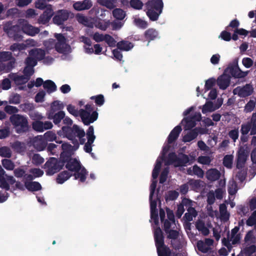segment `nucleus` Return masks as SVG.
<instances>
[{
    "label": "nucleus",
    "instance_id": "obj_9",
    "mask_svg": "<svg viewBox=\"0 0 256 256\" xmlns=\"http://www.w3.org/2000/svg\"><path fill=\"white\" fill-rule=\"evenodd\" d=\"M225 72L230 74L235 78H244L248 74V72L242 71L238 67V61L234 62L233 64L230 65L225 70Z\"/></svg>",
    "mask_w": 256,
    "mask_h": 256
},
{
    "label": "nucleus",
    "instance_id": "obj_47",
    "mask_svg": "<svg viewBox=\"0 0 256 256\" xmlns=\"http://www.w3.org/2000/svg\"><path fill=\"white\" fill-rule=\"evenodd\" d=\"M228 136L232 140L233 142H235L239 136L238 128H235L230 130L228 132Z\"/></svg>",
    "mask_w": 256,
    "mask_h": 256
},
{
    "label": "nucleus",
    "instance_id": "obj_63",
    "mask_svg": "<svg viewBox=\"0 0 256 256\" xmlns=\"http://www.w3.org/2000/svg\"><path fill=\"white\" fill-rule=\"evenodd\" d=\"M24 76L30 80V76L34 74V70L33 68L26 66L22 72Z\"/></svg>",
    "mask_w": 256,
    "mask_h": 256
},
{
    "label": "nucleus",
    "instance_id": "obj_32",
    "mask_svg": "<svg viewBox=\"0 0 256 256\" xmlns=\"http://www.w3.org/2000/svg\"><path fill=\"white\" fill-rule=\"evenodd\" d=\"M244 241L248 244H254L256 242V238L254 235V230H250L247 232Z\"/></svg>",
    "mask_w": 256,
    "mask_h": 256
},
{
    "label": "nucleus",
    "instance_id": "obj_40",
    "mask_svg": "<svg viewBox=\"0 0 256 256\" xmlns=\"http://www.w3.org/2000/svg\"><path fill=\"white\" fill-rule=\"evenodd\" d=\"M90 99L94 100L96 105L99 106H102L104 102V96L102 94L92 96L90 98Z\"/></svg>",
    "mask_w": 256,
    "mask_h": 256
},
{
    "label": "nucleus",
    "instance_id": "obj_10",
    "mask_svg": "<svg viewBox=\"0 0 256 256\" xmlns=\"http://www.w3.org/2000/svg\"><path fill=\"white\" fill-rule=\"evenodd\" d=\"M248 156V152L244 146H240L236 154V167L238 169L242 168L246 164Z\"/></svg>",
    "mask_w": 256,
    "mask_h": 256
},
{
    "label": "nucleus",
    "instance_id": "obj_26",
    "mask_svg": "<svg viewBox=\"0 0 256 256\" xmlns=\"http://www.w3.org/2000/svg\"><path fill=\"white\" fill-rule=\"evenodd\" d=\"M198 132L199 130L198 128L192 129L184 136L183 141L185 142H191L196 138Z\"/></svg>",
    "mask_w": 256,
    "mask_h": 256
},
{
    "label": "nucleus",
    "instance_id": "obj_56",
    "mask_svg": "<svg viewBox=\"0 0 256 256\" xmlns=\"http://www.w3.org/2000/svg\"><path fill=\"white\" fill-rule=\"evenodd\" d=\"M134 24L139 28L145 29L148 27V22L140 18H136L134 20Z\"/></svg>",
    "mask_w": 256,
    "mask_h": 256
},
{
    "label": "nucleus",
    "instance_id": "obj_37",
    "mask_svg": "<svg viewBox=\"0 0 256 256\" xmlns=\"http://www.w3.org/2000/svg\"><path fill=\"white\" fill-rule=\"evenodd\" d=\"M112 14L116 19L122 20L126 16V12L122 9L116 8L112 11Z\"/></svg>",
    "mask_w": 256,
    "mask_h": 256
},
{
    "label": "nucleus",
    "instance_id": "obj_29",
    "mask_svg": "<svg viewBox=\"0 0 256 256\" xmlns=\"http://www.w3.org/2000/svg\"><path fill=\"white\" fill-rule=\"evenodd\" d=\"M116 46L120 50L128 51L133 48L134 45L131 42L122 40L117 43Z\"/></svg>",
    "mask_w": 256,
    "mask_h": 256
},
{
    "label": "nucleus",
    "instance_id": "obj_8",
    "mask_svg": "<svg viewBox=\"0 0 256 256\" xmlns=\"http://www.w3.org/2000/svg\"><path fill=\"white\" fill-rule=\"evenodd\" d=\"M62 160L64 166L65 165L66 168L72 172L80 171L82 166L79 160L76 158H72V156H66L65 158H62Z\"/></svg>",
    "mask_w": 256,
    "mask_h": 256
},
{
    "label": "nucleus",
    "instance_id": "obj_2",
    "mask_svg": "<svg viewBox=\"0 0 256 256\" xmlns=\"http://www.w3.org/2000/svg\"><path fill=\"white\" fill-rule=\"evenodd\" d=\"M62 130L66 137L72 141L75 150H77L79 148V142L76 137L77 136L84 137L86 135L84 130L80 129L76 124H74L72 127L64 126L62 127Z\"/></svg>",
    "mask_w": 256,
    "mask_h": 256
},
{
    "label": "nucleus",
    "instance_id": "obj_7",
    "mask_svg": "<svg viewBox=\"0 0 256 256\" xmlns=\"http://www.w3.org/2000/svg\"><path fill=\"white\" fill-rule=\"evenodd\" d=\"M10 120L16 128L18 133L25 132L28 130V123L26 116L20 114H14L10 116Z\"/></svg>",
    "mask_w": 256,
    "mask_h": 256
},
{
    "label": "nucleus",
    "instance_id": "obj_59",
    "mask_svg": "<svg viewBox=\"0 0 256 256\" xmlns=\"http://www.w3.org/2000/svg\"><path fill=\"white\" fill-rule=\"evenodd\" d=\"M197 247L198 250L203 253L208 252L210 249V248H208L202 240L198 242Z\"/></svg>",
    "mask_w": 256,
    "mask_h": 256
},
{
    "label": "nucleus",
    "instance_id": "obj_19",
    "mask_svg": "<svg viewBox=\"0 0 256 256\" xmlns=\"http://www.w3.org/2000/svg\"><path fill=\"white\" fill-rule=\"evenodd\" d=\"M29 55L32 56L37 61H40L44 59L46 52L41 48H34L29 52Z\"/></svg>",
    "mask_w": 256,
    "mask_h": 256
},
{
    "label": "nucleus",
    "instance_id": "obj_50",
    "mask_svg": "<svg viewBox=\"0 0 256 256\" xmlns=\"http://www.w3.org/2000/svg\"><path fill=\"white\" fill-rule=\"evenodd\" d=\"M64 106L62 103L60 102V101H54L51 105V110L52 112H56L57 110H61L64 108Z\"/></svg>",
    "mask_w": 256,
    "mask_h": 256
},
{
    "label": "nucleus",
    "instance_id": "obj_39",
    "mask_svg": "<svg viewBox=\"0 0 256 256\" xmlns=\"http://www.w3.org/2000/svg\"><path fill=\"white\" fill-rule=\"evenodd\" d=\"M0 156L3 158H10L12 156V151L8 146H2L0 148Z\"/></svg>",
    "mask_w": 256,
    "mask_h": 256
},
{
    "label": "nucleus",
    "instance_id": "obj_21",
    "mask_svg": "<svg viewBox=\"0 0 256 256\" xmlns=\"http://www.w3.org/2000/svg\"><path fill=\"white\" fill-rule=\"evenodd\" d=\"M53 14L54 12L52 10L51 8H47L40 16L38 19L39 22L42 24H46L50 21Z\"/></svg>",
    "mask_w": 256,
    "mask_h": 256
},
{
    "label": "nucleus",
    "instance_id": "obj_44",
    "mask_svg": "<svg viewBox=\"0 0 256 256\" xmlns=\"http://www.w3.org/2000/svg\"><path fill=\"white\" fill-rule=\"evenodd\" d=\"M178 156H176L175 152H172L168 154L167 163L168 164H174L176 166V164L177 163Z\"/></svg>",
    "mask_w": 256,
    "mask_h": 256
},
{
    "label": "nucleus",
    "instance_id": "obj_18",
    "mask_svg": "<svg viewBox=\"0 0 256 256\" xmlns=\"http://www.w3.org/2000/svg\"><path fill=\"white\" fill-rule=\"evenodd\" d=\"M144 37L148 42L159 38V34L157 30L154 28H150L144 32Z\"/></svg>",
    "mask_w": 256,
    "mask_h": 256
},
{
    "label": "nucleus",
    "instance_id": "obj_27",
    "mask_svg": "<svg viewBox=\"0 0 256 256\" xmlns=\"http://www.w3.org/2000/svg\"><path fill=\"white\" fill-rule=\"evenodd\" d=\"M72 176V174L67 170H64L60 172L56 178L57 183L62 184Z\"/></svg>",
    "mask_w": 256,
    "mask_h": 256
},
{
    "label": "nucleus",
    "instance_id": "obj_23",
    "mask_svg": "<svg viewBox=\"0 0 256 256\" xmlns=\"http://www.w3.org/2000/svg\"><path fill=\"white\" fill-rule=\"evenodd\" d=\"M254 88L250 84H246V86L240 88L238 95L241 97H246L250 96L253 92Z\"/></svg>",
    "mask_w": 256,
    "mask_h": 256
},
{
    "label": "nucleus",
    "instance_id": "obj_35",
    "mask_svg": "<svg viewBox=\"0 0 256 256\" xmlns=\"http://www.w3.org/2000/svg\"><path fill=\"white\" fill-rule=\"evenodd\" d=\"M222 105V104H220L217 108H214V104L212 102L210 101L206 102L204 106L202 108V112L203 114H206L208 112H212L215 110L216 108H218Z\"/></svg>",
    "mask_w": 256,
    "mask_h": 256
},
{
    "label": "nucleus",
    "instance_id": "obj_12",
    "mask_svg": "<svg viewBox=\"0 0 256 256\" xmlns=\"http://www.w3.org/2000/svg\"><path fill=\"white\" fill-rule=\"evenodd\" d=\"M231 76L224 71L217 80V84L221 90H226L230 84Z\"/></svg>",
    "mask_w": 256,
    "mask_h": 256
},
{
    "label": "nucleus",
    "instance_id": "obj_31",
    "mask_svg": "<svg viewBox=\"0 0 256 256\" xmlns=\"http://www.w3.org/2000/svg\"><path fill=\"white\" fill-rule=\"evenodd\" d=\"M44 138L46 141L52 142L54 140L58 144L62 143V141L58 140L59 138H58L56 134L52 131L50 130L46 132L44 134Z\"/></svg>",
    "mask_w": 256,
    "mask_h": 256
},
{
    "label": "nucleus",
    "instance_id": "obj_1",
    "mask_svg": "<svg viewBox=\"0 0 256 256\" xmlns=\"http://www.w3.org/2000/svg\"><path fill=\"white\" fill-rule=\"evenodd\" d=\"M146 15L152 21L157 20L162 13L164 3L162 0H149L146 3Z\"/></svg>",
    "mask_w": 256,
    "mask_h": 256
},
{
    "label": "nucleus",
    "instance_id": "obj_13",
    "mask_svg": "<svg viewBox=\"0 0 256 256\" xmlns=\"http://www.w3.org/2000/svg\"><path fill=\"white\" fill-rule=\"evenodd\" d=\"M55 112H52V110H50L48 114V118L50 120H53L54 124H58L64 118L65 113L62 110H60L56 113H55Z\"/></svg>",
    "mask_w": 256,
    "mask_h": 256
},
{
    "label": "nucleus",
    "instance_id": "obj_55",
    "mask_svg": "<svg viewBox=\"0 0 256 256\" xmlns=\"http://www.w3.org/2000/svg\"><path fill=\"white\" fill-rule=\"evenodd\" d=\"M47 145V143L44 140H39L34 142V146L38 151H42L44 150Z\"/></svg>",
    "mask_w": 256,
    "mask_h": 256
},
{
    "label": "nucleus",
    "instance_id": "obj_24",
    "mask_svg": "<svg viewBox=\"0 0 256 256\" xmlns=\"http://www.w3.org/2000/svg\"><path fill=\"white\" fill-rule=\"evenodd\" d=\"M24 186L30 192H35L41 190V184L38 182H24Z\"/></svg>",
    "mask_w": 256,
    "mask_h": 256
},
{
    "label": "nucleus",
    "instance_id": "obj_45",
    "mask_svg": "<svg viewBox=\"0 0 256 256\" xmlns=\"http://www.w3.org/2000/svg\"><path fill=\"white\" fill-rule=\"evenodd\" d=\"M130 4L132 8L135 10H142L144 4L140 0H130Z\"/></svg>",
    "mask_w": 256,
    "mask_h": 256
},
{
    "label": "nucleus",
    "instance_id": "obj_53",
    "mask_svg": "<svg viewBox=\"0 0 256 256\" xmlns=\"http://www.w3.org/2000/svg\"><path fill=\"white\" fill-rule=\"evenodd\" d=\"M86 137L88 141L94 142L96 136L94 134V128L93 126H90L86 131Z\"/></svg>",
    "mask_w": 256,
    "mask_h": 256
},
{
    "label": "nucleus",
    "instance_id": "obj_28",
    "mask_svg": "<svg viewBox=\"0 0 256 256\" xmlns=\"http://www.w3.org/2000/svg\"><path fill=\"white\" fill-rule=\"evenodd\" d=\"M191 202L190 200L188 198H184L182 200V204L178 206L177 210L176 213V216L178 218H181L182 214L184 212V205L186 206Z\"/></svg>",
    "mask_w": 256,
    "mask_h": 256
},
{
    "label": "nucleus",
    "instance_id": "obj_64",
    "mask_svg": "<svg viewBox=\"0 0 256 256\" xmlns=\"http://www.w3.org/2000/svg\"><path fill=\"white\" fill-rule=\"evenodd\" d=\"M169 172L168 168H164L162 172L160 177V183L164 184L167 180Z\"/></svg>",
    "mask_w": 256,
    "mask_h": 256
},
{
    "label": "nucleus",
    "instance_id": "obj_49",
    "mask_svg": "<svg viewBox=\"0 0 256 256\" xmlns=\"http://www.w3.org/2000/svg\"><path fill=\"white\" fill-rule=\"evenodd\" d=\"M183 120H184L186 123V126L188 129H191L194 127L196 124V122L194 118L191 116H187L184 118Z\"/></svg>",
    "mask_w": 256,
    "mask_h": 256
},
{
    "label": "nucleus",
    "instance_id": "obj_17",
    "mask_svg": "<svg viewBox=\"0 0 256 256\" xmlns=\"http://www.w3.org/2000/svg\"><path fill=\"white\" fill-rule=\"evenodd\" d=\"M62 148L63 150L60 155V157L62 158H65L66 156H71L73 153V151L76 150L74 146H72L68 142L62 144Z\"/></svg>",
    "mask_w": 256,
    "mask_h": 256
},
{
    "label": "nucleus",
    "instance_id": "obj_51",
    "mask_svg": "<svg viewBox=\"0 0 256 256\" xmlns=\"http://www.w3.org/2000/svg\"><path fill=\"white\" fill-rule=\"evenodd\" d=\"M98 2L102 6H104L109 9H112L114 4L112 0H98Z\"/></svg>",
    "mask_w": 256,
    "mask_h": 256
},
{
    "label": "nucleus",
    "instance_id": "obj_20",
    "mask_svg": "<svg viewBox=\"0 0 256 256\" xmlns=\"http://www.w3.org/2000/svg\"><path fill=\"white\" fill-rule=\"evenodd\" d=\"M8 78L14 81L17 85L24 84L28 80V78L24 76H19L16 73H10L8 75Z\"/></svg>",
    "mask_w": 256,
    "mask_h": 256
},
{
    "label": "nucleus",
    "instance_id": "obj_14",
    "mask_svg": "<svg viewBox=\"0 0 256 256\" xmlns=\"http://www.w3.org/2000/svg\"><path fill=\"white\" fill-rule=\"evenodd\" d=\"M182 130V128L180 126L178 125L174 127L168 137V143L172 144L174 142L178 139Z\"/></svg>",
    "mask_w": 256,
    "mask_h": 256
},
{
    "label": "nucleus",
    "instance_id": "obj_52",
    "mask_svg": "<svg viewBox=\"0 0 256 256\" xmlns=\"http://www.w3.org/2000/svg\"><path fill=\"white\" fill-rule=\"evenodd\" d=\"M165 232L168 234L166 238L168 239H178L179 237V232L177 230H170Z\"/></svg>",
    "mask_w": 256,
    "mask_h": 256
},
{
    "label": "nucleus",
    "instance_id": "obj_34",
    "mask_svg": "<svg viewBox=\"0 0 256 256\" xmlns=\"http://www.w3.org/2000/svg\"><path fill=\"white\" fill-rule=\"evenodd\" d=\"M196 227L204 236H208L210 232L209 230L205 226L204 223L202 220L196 222Z\"/></svg>",
    "mask_w": 256,
    "mask_h": 256
},
{
    "label": "nucleus",
    "instance_id": "obj_25",
    "mask_svg": "<svg viewBox=\"0 0 256 256\" xmlns=\"http://www.w3.org/2000/svg\"><path fill=\"white\" fill-rule=\"evenodd\" d=\"M220 176V171L216 168L210 169L206 172L207 178L212 182H214L218 180Z\"/></svg>",
    "mask_w": 256,
    "mask_h": 256
},
{
    "label": "nucleus",
    "instance_id": "obj_38",
    "mask_svg": "<svg viewBox=\"0 0 256 256\" xmlns=\"http://www.w3.org/2000/svg\"><path fill=\"white\" fill-rule=\"evenodd\" d=\"M246 224L249 226H254L256 230V210H254L246 221Z\"/></svg>",
    "mask_w": 256,
    "mask_h": 256
},
{
    "label": "nucleus",
    "instance_id": "obj_11",
    "mask_svg": "<svg viewBox=\"0 0 256 256\" xmlns=\"http://www.w3.org/2000/svg\"><path fill=\"white\" fill-rule=\"evenodd\" d=\"M70 12L66 10H60L56 11L53 17L52 20L54 24L58 26L63 24L68 20Z\"/></svg>",
    "mask_w": 256,
    "mask_h": 256
},
{
    "label": "nucleus",
    "instance_id": "obj_57",
    "mask_svg": "<svg viewBox=\"0 0 256 256\" xmlns=\"http://www.w3.org/2000/svg\"><path fill=\"white\" fill-rule=\"evenodd\" d=\"M216 80L214 78H211L206 81L204 85V89L206 91H208L212 88L215 85Z\"/></svg>",
    "mask_w": 256,
    "mask_h": 256
},
{
    "label": "nucleus",
    "instance_id": "obj_62",
    "mask_svg": "<svg viewBox=\"0 0 256 256\" xmlns=\"http://www.w3.org/2000/svg\"><path fill=\"white\" fill-rule=\"evenodd\" d=\"M44 45L48 50H50L54 48H55L56 40L53 38H50L44 42Z\"/></svg>",
    "mask_w": 256,
    "mask_h": 256
},
{
    "label": "nucleus",
    "instance_id": "obj_54",
    "mask_svg": "<svg viewBox=\"0 0 256 256\" xmlns=\"http://www.w3.org/2000/svg\"><path fill=\"white\" fill-rule=\"evenodd\" d=\"M55 50L60 54H63L66 52V42H56Z\"/></svg>",
    "mask_w": 256,
    "mask_h": 256
},
{
    "label": "nucleus",
    "instance_id": "obj_4",
    "mask_svg": "<svg viewBox=\"0 0 256 256\" xmlns=\"http://www.w3.org/2000/svg\"><path fill=\"white\" fill-rule=\"evenodd\" d=\"M14 183H16L15 186L16 188L22 190H24L23 184L19 181L16 182L13 176L8 175L0 166V187L6 190H9L10 184H13Z\"/></svg>",
    "mask_w": 256,
    "mask_h": 256
},
{
    "label": "nucleus",
    "instance_id": "obj_42",
    "mask_svg": "<svg viewBox=\"0 0 256 256\" xmlns=\"http://www.w3.org/2000/svg\"><path fill=\"white\" fill-rule=\"evenodd\" d=\"M250 122L252 126V130H250V135L256 134V112L252 114Z\"/></svg>",
    "mask_w": 256,
    "mask_h": 256
},
{
    "label": "nucleus",
    "instance_id": "obj_6",
    "mask_svg": "<svg viewBox=\"0 0 256 256\" xmlns=\"http://www.w3.org/2000/svg\"><path fill=\"white\" fill-rule=\"evenodd\" d=\"M64 167L62 158H50L44 164V168L47 176H52L58 172Z\"/></svg>",
    "mask_w": 256,
    "mask_h": 256
},
{
    "label": "nucleus",
    "instance_id": "obj_36",
    "mask_svg": "<svg viewBox=\"0 0 256 256\" xmlns=\"http://www.w3.org/2000/svg\"><path fill=\"white\" fill-rule=\"evenodd\" d=\"M2 164L4 168L8 170H14L15 167L14 162L10 159L4 158L2 160Z\"/></svg>",
    "mask_w": 256,
    "mask_h": 256
},
{
    "label": "nucleus",
    "instance_id": "obj_60",
    "mask_svg": "<svg viewBox=\"0 0 256 256\" xmlns=\"http://www.w3.org/2000/svg\"><path fill=\"white\" fill-rule=\"evenodd\" d=\"M104 41L110 47H114L116 46V41L114 38L108 34H106Z\"/></svg>",
    "mask_w": 256,
    "mask_h": 256
},
{
    "label": "nucleus",
    "instance_id": "obj_46",
    "mask_svg": "<svg viewBox=\"0 0 256 256\" xmlns=\"http://www.w3.org/2000/svg\"><path fill=\"white\" fill-rule=\"evenodd\" d=\"M233 156L232 155H226L223 160L224 165L228 168H231L232 166Z\"/></svg>",
    "mask_w": 256,
    "mask_h": 256
},
{
    "label": "nucleus",
    "instance_id": "obj_48",
    "mask_svg": "<svg viewBox=\"0 0 256 256\" xmlns=\"http://www.w3.org/2000/svg\"><path fill=\"white\" fill-rule=\"evenodd\" d=\"M252 126L250 122V121L247 122L246 124H244L241 125L240 132L241 134H248V132L252 130Z\"/></svg>",
    "mask_w": 256,
    "mask_h": 256
},
{
    "label": "nucleus",
    "instance_id": "obj_30",
    "mask_svg": "<svg viewBox=\"0 0 256 256\" xmlns=\"http://www.w3.org/2000/svg\"><path fill=\"white\" fill-rule=\"evenodd\" d=\"M44 89L46 90L48 94H50L56 90V86L51 80H46L43 84Z\"/></svg>",
    "mask_w": 256,
    "mask_h": 256
},
{
    "label": "nucleus",
    "instance_id": "obj_58",
    "mask_svg": "<svg viewBox=\"0 0 256 256\" xmlns=\"http://www.w3.org/2000/svg\"><path fill=\"white\" fill-rule=\"evenodd\" d=\"M14 64L15 62L14 60H10L8 63L2 65V70H4L6 72H8L14 67Z\"/></svg>",
    "mask_w": 256,
    "mask_h": 256
},
{
    "label": "nucleus",
    "instance_id": "obj_22",
    "mask_svg": "<svg viewBox=\"0 0 256 256\" xmlns=\"http://www.w3.org/2000/svg\"><path fill=\"white\" fill-rule=\"evenodd\" d=\"M88 174V172L86 168L81 166L80 171L75 172L74 176L75 180L78 179L81 182H84L86 180Z\"/></svg>",
    "mask_w": 256,
    "mask_h": 256
},
{
    "label": "nucleus",
    "instance_id": "obj_43",
    "mask_svg": "<svg viewBox=\"0 0 256 256\" xmlns=\"http://www.w3.org/2000/svg\"><path fill=\"white\" fill-rule=\"evenodd\" d=\"M26 66L34 68L37 65L38 61L32 56H28L24 61Z\"/></svg>",
    "mask_w": 256,
    "mask_h": 256
},
{
    "label": "nucleus",
    "instance_id": "obj_61",
    "mask_svg": "<svg viewBox=\"0 0 256 256\" xmlns=\"http://www.w3.org/2000/svg\"><path fill=\"white\" fill-rule=\"evenodd\" d=\"M12 58V53L10 52H0V62H6Z\"/></svg>",
    "mask_w": 256,
    "mask_h": 256
},
{
    "label": "nucleus",
    "instance_id": "obj_15",
    "mask_svg": "<svg viewBox=\"0 0 256 256\" xmlns=\"http://www.w3.org/2000/svg\"><path fill=\"white\" fill-rule=\"evenodd\" d=\"M92 6L90 0H84L82 2H76L74 4V8L78 11L90 9Z\"/></svg>",
    "mask_w": 256,
    "mask_h": 256
},
{
    "label": "nucleus",
    "instance_id": "obj_5",
    "mask_svg": "<svg viewBox=\"0 0 256 256\" xmlns=\"http://www.w3.org/2000/svg\"><path fill=\"white\" fill-rule=\"evenodd\" d=\"M154 239L158 256H167L170 249L164 244V236L159 227L154 230Z\"/></svg>",
    "mask_w": 256,
    "mask_h": 256
},
{
    "label": "nucleus",
    "instance_id": "obj_41",
    "mask_svg": "<svg viewBox=\"0 0 256 256\" xmlns=\"http://www.w3.org/2000/svg\"><path fill=\"white\" fill-rule=\"evenodd\" d=\"M43 122L40 120H36L32 122V128L38 132H42L44 130Z\"/></svg>",
    "mask_w": 256,
    "mask_h": 256
},
{
    "label": "nucleus",
    "instance_id": "obj_16",
    "mask_svg": "<svg viewBox=\"0 0 256 256\" xmlns=\"http://www.w3.org/2000/svg\"><path fill=\"white\" fill-rule=\"evenodd\" d=\"M22 30L24 33L32 36H34L40 32L38 28L34 27L28 23L24 24Z\"/></svg>",
    "mask_w": 256,
    "mask_h": 256
},
{
    "label": "nucleus",
    "instance_id": "obj_33",
    "mask_svg": "<svg viewBox=\"0 0 256 256\" xmlns=\"http://www.w3.org/2000/svg\"><path fill=\"white\" fill-rule=\"evenodd\" d=\"M190 158L188 155L181 154L178 157V162L176 164V166H184L189 162Z\"/></svg>",
    "mask_w": 256,
    "mask_h": 256
},
{
    "label": "nucleus",
    "instance_id": "obj_3",
    "mask_svg": "<svg viewBox=\"0 0 256 256\" xmlns=\"http://www.w3.org/2000/svg\"><path fill=\"white\" fill-rule=\"evenodd\" d=\"M84 108V110H80L79 116L84 124L88 126L98 119V114L97 111L94 110V106L92 104H87Z\"/></svg>",
    "mask_w": 256,
    "mask_h": 256
}]
</instances>
